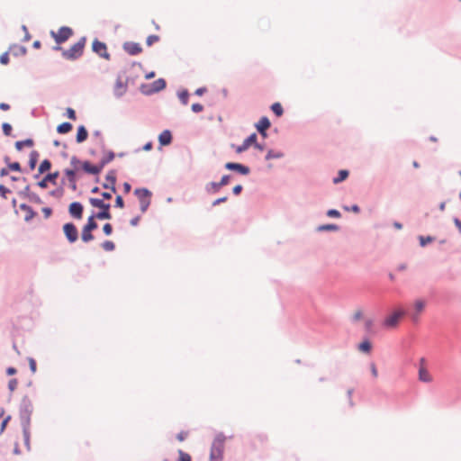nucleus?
<instances>
[{"instance_id":"obj_55","label":"nucleus","mask_w":461,"mask_h":461,"mask_svg":"<svg viewBox=\"0 0 461 461\" xmlns=\"http://www.w3.org/2000/svg\"><path fill=\"white\" fill-rule=\"evenodd\" d=\"M9 189L6 188L5 185H0V194L2 197L6 198V194L9 193Z\"/></svg>"},{"instance_id":"obj_14","label":"nucleus","mask_w":461,"mask_h":461,"mask_svg":"<svg viewBox=\"0 0 461 461\" xmlns=\"http://www.w3.org/2000/svg\"><path fill=\"white\" fill-rule=\"evenodd\" d=\"M258 137L256 133H252L250 136H249L241 145L235 147V151L237 153H241L245 150H247L250 146L256 144Z\"/></svg>"},{"instance_id":"obj_29","label":"nucleus","mask_w":461,"mask_h":461,"mask_svg":"<svg viewBox=\"0 0 461 461\" xmlns=\"http://www.w3.org/2000/svg\"><path fill=\"white\" fill-rule=\"evenodd\" d=\"M348 176V170H340L338 174V176L333 179L334 184H339Z\"/></svg>"},{"instance_id":"obj_3","label":"nucleus","mask_w":461,"mask_h":461,"mask_svg":"<svg viewBox=\"0 0 461 461\" xmlns=\"http://www.w3.org/2000/svg\"><path fill=\"white\" fill-rule=\"evenodd\" d=\"M86 42V37H82L77 42L73 44L69 49L61 50L62 57L68 60L77 59L78 58H80L83 55Z\"/></svg>"},{"instance_id":"obj_62","label":"nucleus","mask_w":461,"mask_h":461,"mask_svg":"<svg viewBox=\"0 0 461 461\" xmlns=\"http://www.w3.org/2000/svg\"><path fill=\"white\" fill-rule=\"evenodd\" d=\"M0 109L3 110V111H7L10 109V105L8 104H5V103H1L0 104Z\"/></svg>"},{"instance_id":"obj_7","label":"nucleus","mask_w":461,"mask_h":461,"mask_svg":"<svg viewBox=\"0 0 461 461\" xmlns=\"http://www.w3.org/2000/svg\"><path fill=\"white\" fill-rule=\"evenodd\" d=\"M405 315V311L402 309H397L393 312H392L390 315H388L384 321V326L387 329H393L395 328L399 321L402 316Z\"/></svg>"},{"instance_id":"obj_2","label":"nucleus","mask_w":461,"mask_h":461,"mask_svg":"<svg viewBox=\"0 0 461 461\" xmlns=\"http://www.w3.org/2000/svg\"><path fill=\"white\" fill-rule=\"evenodd\" d=\"M225 440L226 437L223 434L216 435L212 444L210 461H221L222 459Z\"/></svg>"},{"instance_id":"obj_36","label":"nucleus","mask_w":461,"mask_h":461,"mask_svg":"<svg viewBox=\"0 0 461 461\" xmlns=\"http://www.w3.org/2000/svg\"><path fill=\"white\" fill-rule=\"evenodd\" d=\"M221 186L220 185V183H216V182H211L208 185H207V190L208 191H212L213 193H216L220 190Z\"/></svg>"},{"instance_id":"obj_30","label":"nucleus","mask_w":461,"mask_h":461,"mask_svg":"<svg viewBox=\"0 0 461 461\" xmlns=\"http://www.w3.org/2000/svg\"><path fill=\"white\" fill-rule=\"evenodd\" d=\"M39 153L35 150L32 151L30 155L29 166L31 169H33L38 161Z\"/></svg>"},{"instance_id":"obj_23","label":"nucleus","mask_w":461,"mask_h":461,"mask_svg":"<svg viewBox=\"0 0 461 461\" xmlns=\"http://www.w3.org/2000/svg\"><path fill=\"white\" fill-rule=\"evenodd\" d=\"M93 230H88L86 227H83L81 232V240L85 243H88L94 240Z\"/></svg>"},{"instance_id":"obj_21","label":"nucleus","mask_w":461,"mask_h":461,"mask_svg":"<svg viewBox=\"0 0 461 461\" xmlns=\"http://www.w3.org/2000/svg\"><path fill=\"white\" fill-rule=\"evenodd\" d=\"M20 209L25 213V221H30L35 216V212L30 205L23 203L20 205Z\"/></svg>"},{"instance_id":"obj_39","label":"nucleus","mask_w":461,"mask_h":461,"mask_svg":"<svg viewBox=\"0 0 461 461\" xmlns=\"http://www.w3.org/2000/svg\"><path fill=\"white\" fill-rule=\"evenodd\" d=\"M159 41V37L158 35H149L147 40L146 43L148 46H151L153 43Z\"/></svg>"},{"instance_id":"obj_52","label":"nucleus","mask_w":461,"mask_h":461,"mask_svg":"<svg viewBox=\"0 0 461 461\" xmlns=\"http://www.w3.org/2000/svg\"><path fill=\"white\" fill-rule=\"evenodd\" d=\"M29 366L31 371L34 374L36 372V361L33 358H29Z\"/></svg>"},{"instance_id":"obj_46","label":"nucleus","mask_w":461,"mask_h":461,"mask_svg":"<svg viewBox=\"0 0 461 461\" xmlns=\"http://www.w3.org/2000/svg\"><path fill=\"white\" fill-rule=\"evenodd\" d=\"M10 420H11V416H7L3 420L2 423H1V427H0V433L4 432V430L5 429V428L7 426V423L9 422Z\"/></svg>"},{"instance_id":"obj_22","label":"nucleus","mask_w":461,"mask_h":461,"mask_svg":"<svg viewBox=\"0 0 461 461\" xmlns=\"http://www.w3.org/2000/svg\"><path fill=\"white\" fill-rule=\"evenodd\" d=\"M88 133L85 126L81 125L77 128V141L81 143L87 139Z\"/></svg>"},{"instance_id":"obj_40","label":"nucleus","mask_w":461,"mask_h":461,"mask_svg":"<svg viewBox=\"0 0 461 461\" xmlns=\"http://www.w3.org/2000/svg\"><path fill=\"white\" fill-rule=\"evenodd\" d=\"M179 454V460L178 461H191V456L189 454L185 453L182 450L178 451Z\"/></svg>"},{"instance_id":"obj_33","label":"nucleus","mask_w":461,"mask_h":461,"mask_svg":"<svg viewBox=\"0 0 461 461\" xmlns=\"http://www.w3.org/2000/svg\"><path fill=\"white\" fill-rule=\"evenodd\" d=\"M77 172H78V170H76L75 167H73L72 169L65 170V174L68 176V180L74 184H75V176H76Z\"/></svg>"},{"instance_id":"obj_12","label":"nucleus","mask_w":461,"mask_h":461,"mask_svg":"<svg viewBox=\"0 0 461 461\" xmlns=\"http://www.w3.org/2000/svg\"><path fill=\"white\" fill-rule=\"evenodd\" d=\"M426 306V301L423 299H417L413 303V312L411 313V317L414 321L419 320L420 314L424 311Z\"/></svg>"},{"instance_id":"obj_34","label":"nucleus","mask_w":461,"mask_h":461,"mask_svg":"<svg viewBox=\"0 0 461 461\" xmlns=\"http://www.w3.org/2000/svg\"><path fill=\"white\" fill-rule=\"evenodd\" d=\"M102 248L105 251H113L114 249V248H115V245L111 240H105L104 242L102 243Z\"/></svg>"},{"instance_id":"obj_64","label":"nucleus","mask_w":461,"mask_h":461,"mask_svg":"<svg viewBox=\"0 0 461 461\" xmlns=\"http://www.w3.org/2000/svg\"><path fill=\"white\" fill-rule=\"evenodd\" d=\"M454 222H455L456 226L458 228L459 231L461 232V221L458 220L457 218H456L454 220Z\"/></svg>"},{"instance_id":"obj_24","label":"nucleus","mask_w":461,"mask_h":461,"mask_svg":"<svg viewBox=\"0 0 461 461\" xmlns=\"http://www.w3.org/2000/svg\"><path fill=\"white\" fill-rule=\"evenodd\" d=\"M371 348H372V344L371 342L368 340V339H365L363 340L359 345H358V349L361 351V352H364V353H370L371 351Z\"/></svg>"},{"instance_id":"obj_35","label":"nucleus","mask_w":461,"mask_h":461,"mask_svg":"<svg viewBox=\"0 0 461 461\" xmlns=\"http://www.w3.org/2000/svg\"><path fill=\"white\" fill-rule=\"evenodd\" d=\"M178 97L180 99V101L182 102L183 104H188V97H189V94L186 90L185 91H182L178 94Z\"/></svg>"},{"instance_id":"obj_13","label":"nucleus","mask_w":461,"mask_h":461,"mask_svg":"<svg viewBox=\"0 0 461 461\" xmlns=\"http://www.w3.org/2000/svg\"><path fill=\"white\" fill-rule=\"evenodd\" d=\"M116 182V173L114 170H111L107 173L105 176V183H104L103 186L105 189H110L113 193L116 192L115 188Z\"/></svg>"},{"instance_id":"obj_15","label":"nucleus","mask_w":461,"mask_h":461,"mask_svg":"<svg viewBox=\"0 0 461 461\" xmlns=\"http://www.w3.org/2000/svg\"><path fill=\"white\" fill-rule=\"evenodd\" d=\"M425 360L422 358L420 360V366L419 368V379L423 383H430L432 382V375L429 372V370L424 366Z\"/></svg>"},{"instance_id":"obj_60","label":"nucleus","mask_w":461,"mask_h":461,"mask_svg":"<svg viewBox=\"0 0 461 461\" xmlns=\"http://www.w3.org/2000/svg\"><path fill=\"white\" fill-rule=\"evenodd\" d=\"M116 85L119 89L118 95H121L122 94V92L124 91V86L122 85V83L120 81H118Z\"/></svg>"},{"instance_id":"obj_37","label":"nucleus","mask_w":461,"mask_h":461,"mask_svg":"<svg viewBox=\"0 0 461 461\" xmlns=\"http://www.w3.org/2000/svg\"><path fill=\"white\" fill-rule=\"evenodd\" d=\"M339 227L335 224H326L319 227V230H337Z\"/></svg>"},{"instance_id":"obj_42","label":"nucleus","mask_w":461,"mask_h":461,"mask_svg":"<svg viewBox=\"0 0 461 461\" xmlns=\"http://www.w3.org/2000/svg\"><path fill=\"white\" fill-rule=\"evenodd\" d=\"M103 230L105 235L109 236L113 232V227L110 223H105L103 227Z\"/></svg>"},{"instance_id":"obj_8","label":"nucleus","mask_w":461,"mask_h":461,"mask_svg":"<svg viewBox=\"0 0 461 461\" xmlns=\"http://www.w3.org/2000/svg\"><path fill=\"white\" fill-rule=\"evenodd\" d=\"M23 403L24 404L25 406V413H24V416L23 417V435H24V438H25V440L28 441L29 440V437H30V431H29V427H30V414L32 412V406L30 402V401L26 398H24L23 400Z\"/></svg>"},{"instance_id":"obj_48","label":"nucleus","mask_w":461,"mask_h":461,"mask_svg":"<svg viewBox=\"0 0 461 461\" xmlns=\"http://www.w3.org/2000/svg\"><path fill=\"white\" fill-rule=\"evenodd\" d=\"M203 110V106L201 104H192V111L194 113H200Z\"/></svg>"},{"instance_id":"obj_57","label":"nucleus","mask_w":461,"mask_h":461,"mask_svg":"<svg viewBox=\"0 0 461 461\" xmlns=\"http://www.w3.org/2000/svg\"><path fill=\"white\" fill-rule=\"evenodd\" d=\"M241 190H242V185H235V186L233 187L232 192H233V194H234L235 195H238V194H240Z\"/></svg>"},{"instance_id":"obj_18","label":"nucleus","mask_w":461,"mask_h":461,"mask_svg":"<svg viewBox=\"0 0 461 461\" xmlns=\"http://www.w3.org/2000/svg\"><path fill=\"white\" fill-rule=\"evenodd\" d=\"M256 127L259 133L265 138L267 136L266 131L270 127V122L268 118L262 117L256 124Z\"/></svg>"},{"instance_id":"obj_44","label":"nucleus","mask_w":461,"mask_h":461,"mask_svg":"<svg viewBox=\"0 0 461 461\" xmlns=\"http://www.w3.org/2000/svg\"><path fill=\"white\" fill-rule=\"evenodd\" d=\"M8 62H9V55L7 52H5L0 56V63L3 65H7Z\"/></svg>"},{"instance_id":"obj_19","label":"nucleus","mask_w":461,"mask_h":461,"mask_svg":"<svg viewBox=\"0 0 461 461\" xmlns=\"http://www.w3.org/2000/svg\"><path fill=\"white\" fill-rule=\"evenodd\" d=\"M59 176V172L50 173L43 177L41 181L38 183V185L41 188H46L48 186V182H51L55 184L56 179Z\"/></svg>"},{"instance_id":"obj_25","label":"nucleus","mask_w":461,"mask_h":461,"mask_svg":"<svg viewBox=\"0 0 461 461\" xmlns=\"http://www.w3.org/2000/svg\"><path fill=\"white\" fill-rule=\"evenodd\" d=\"M72 130V124L69 122H63L57 127V131L60 134H66Z\"/></svg>"},{"instance_id":"obj_50","label":"nucleus","mask_w":461,"mask_h":461,"mask_svg":"<svg viewBox=\"0 0 461 461\" xmlns=\"http://www.w3.org/2000/svg\"><path fill=\"white\" fill-rule=\"evenodd\" d=\"M115 206H117L119 208H123L124 203H123L122 197L121 195L116 196Z\"/></svg>"},{"instance_id":"obj_9","label":"nucleus","mask_w":461,"mask_h":461,"mask_svg":"<svg viewBox=\"0 0 461 461\" xmlns=\"http://www.w3.org/2000/svg\"><path fill=\"white\" fill-rule=\"evenodd\" d=\"M62 229L64 235L69 243H75L78 240V230L74 223H65Z\"/></svg>"},{"instance_id":"obj_41","label":"nucleus","mask_w":461,"mask_h":461,"mask_svg":"<svg viewBox=\"0 0 461 461\" xmlns=\"http://www.w3.org/2000/svg\"><path fill=\"white\" fill-rule=\"evenodd\" d=\"M2 129H3V132L5 133V135H6V136L11 135L12 126L9 123H7V122L3 123Z\"/></svg>"},{"instance_id":"obj_6","label":"nucleus","mask_w":461,"mask_h":461,"mask_svg":"<svg viewBox=\"0 0 461 461\" xmlns=\"http://www.w3.org/2000/svg\"><path fill=\"white\" fill-rule=\"evenodd\" d=\"M134 194L139 200L141 212H145L150 204L151 193L146 188H138L135 189Z\"/></svg>"},{"instance_id":"obj_4","label":"nucleus","mask_w":461,"mask_h":461,"mask_svg":"<svg viewBox=\"0 0 461 461\" xmlns=\"http://www.w3.org/2000/svg\"><path fill=\"white\" fill-rule=\"evenodd\" d=\"M70 163L76 170H83L86 173L97 175L102 171V166L92 165L88 161H80L77 157H72Z\"/></svg>"},{"instance_id":"obj_56","label":"nucleus","mask_w":461,"mask_h":461,"mask_svg":"<svg viewBox=\"0 0 461 461\" xmlns=\"http://www.w3.org/2000/svg\"><path fill=\"white\" fill-rule=\"evenodd\" d=\"M370 369H371V373H372L373 376L375 378H376L378 376V371H377V368H376V366L375 363H372L370 365Z\"/></svg>"},{"instance_id":"obj_16","label":"nucleus","mask_w":461,"mask_h":461,"mask_svg":"<svg viewBox=\"0 0 461 461\" xmlns=\"http://www.w3.org/2000/svg\"><path fill=\"white\" fill-rule=\"evenodd\" d=\"M123 50L130 55H138L142 51L141 46L137 42L127 41L123 44Z\"/></svg>"},{"instance_id":"obj_20","label":"nucleus","mask_w":461,"mask_h":461,"mask_svg":"<svg viewBox=\"0 0 461 461\" xmlns=\"http://www.w3.org/2000/svg\"><path fill=\"white\" fill-rule=\"evenodd\" d=\"M158 141L161 146L169 145L172 141V135L168 130L163 131L158 136Z\"/></svg>"},{"instance_id":"obj_45","label":"nucleus","mask_w":461,"mask_h":461,"mask_svg":"<svg viewBox=\"0 0 461 461\" xmlns=\"http://www.w3.org/2000/svg\"><path fill=\"white\" fill-rule=\"evenodd\" d=\"M67 116L73 121L77 119L76 112L70 107L67 108Z\"/></svg>"},{"instance_id":"obj_54","label":"nucleus","mask_w":461,"mask_h":461,"mask_svg":"<svg viewBox=\"0 0 461 461\" xmlns=\"http://www.w3.org/2000/svg\"><path fill=\"white\" fill-rule=\"evenodd\" d=\"M430 241H432V238L431 237H420V245L421 246H425L426 244L429 243Z\"/></svg>"},{"instance_id":"obj_5","label":"nucleus","mask_w":461,"mask_h":461,"mask_svg":"<svg viewBox=\"0 0 461 461\" xmlns=\"http://www.w3.org/2000/svg\"><path fill=\"white\" fill-rule=\"evenodd\" d=\"M50 35L58 44L53 49L55 50H61L62 48L59 45L67 41L73 35V30L70 27L62 26L58 32L51 31Z\"/></svg>"},{"instance_id":"obj_17","label":"nucleus","mask_w":461,"mask_h":461,"mask_svg":"<svg viewBox=\"0 0 461 461\" xmlns=\"http://www.w3.org/2000/svg\"><path fill=\"white\" fill-rule=\"evenodd\" d=\"M225 167L230 170H236L241 175H248L249 168L239 163L228 162L225 164Z\"/></svg>"},{"instance_id":"obj_49","label":"nucleus","mask_w":461,"mask_h":461,"mask_svg":"<svg viewBox=\"0 0 461 461\" xmlns=\"http://www.w3.org/2000/svg\"><path fill=\"white\" fill-rule=\"evenodd\" d=\"M8 167L13 171H20L21 170V166L18 162L10 163L8 165Z\"/></svg>"},{"instance_id":"obj_27","label":"nucleus","mask_w":461,"mask_h":461,"mask_svg":"<svg viewBox=\"0 0 461 461\" xmlns=\"http://www.w3.org/2000/svg\"><path fill=\"white\" fill-rule=\"evenodd\" d=\"M271 110L277 117L282 116L284 113V110L280 103H274L271 105Z\"/></svg>"},{"instance_id":"obj_61","label":"nucleus","mask_w":461,"mask_h":461,"mask_svg":"<svg viewBox=\"0 0 461 461\" xmlns=\"http://www.w3.org/2000/svg\"><path fill=\"white\" fill-rule=\"evenodd\" d=\"M140 218L139 216L132 218L131 220V225L137 226L139 221H140Z\"/></svg>"},{"instance_id":"obj_31","label":"nucleus","mask_w":461,"mask_h":461,"mask_svg":"<svg viewBox=\"0 0 461 461\" xmlns=\"http://www.w3.org/2000/svg\"><path fill=\"white\" fill-rule=\"evenodd\" d=\"M114 158V154L113 152H109L107 155H105L100 161V163L97 165V166H102V169L104 168V167L108 164L109 162H111L113 159Z\"/></svg>"},{"instance_id":"obj_43","label":"nucleus","mask_w":461,"mask_h":461,"mask_svg":"<svg viewBox=\"0 0 461 461\" xmlns=\"http://www.w3.org/2000/svg\"><path fill=\"white\" fill-rule=\"evenodd\" d=\"M329 217L339 218L340 212L335 209H330L327 212Z\"/></svg>"},{"instance_id":"obj_58","label":"nucleus","mask_w":461,"mask_h":461,"mask_svg":"<svg viewBox=\"0 0 461 461\" xmlns=\"http://www.w3.org/2000/svg\"><path fill=\"white\" fill-rule=\"evenodd\" d=\"M227 201V197L224 196V197H221V198H218L216 199L213 203H212V205L215 206V205H218L220 204L221 203H224Z\"/></svg>"},{"instance_id":"obj_53","label":"nucleus","mask_w":461,"mask_h":461,"mask_svg":"<svg viewBox=\"0 0 461 461\" xmlns=\"http://www.w3.org/2000/svg\"><path fill=\"white\" fill-rule=\"evenodd\" d=\"M363 317V312L361 310H357L353 314L354 321H359Z\"/></svg>"},{"instance_id":"obj_38","label":"nucleus","mask_w":461,"mask_h":461,"mask_svg":"<svg viewBox=\"0 0 461 461\" xmlns=\"http://www.w3.org/2000/svg\"><path fill=\"white\" fill-rule=\"evenodd\" d=\"M18 386V381L17 379L15 378H13L11 379L9 382H8V389L10 390V392H14Z\"/></svg>"},{"instance_id":"obj_32","label":"nucleus","mask_w":461,"mask_h":461,"mask_svg":"<svg viewBox=\"0 0 461 461\" xmlns=\"http://www.w3.org/2000/svg\"><path fill=\"white\" fill-rule=\"evenodd\" d=\"M33 145V141L31 139L25 140H20L15 143V148L18 150H22L24 146L31 147Z\"/></svg>"},{"instance_id":"obj_26","label":"nucleus","mask_w":461,"mask_h":461,"mask_svg":"<svg viewBox=\"0 0 461 461\" xmlns=\"http://www.w3.org/2000/svg\"><path fill=\"white\" fill-rule=\"evenodd\" d=\"M153 91L158 92L166 87V81L162 78H159L153 82Z\"/></svg>"},{"instance_id":"obj_1","label":"nucleus","mask_w":461,"mask_h":461,"mask_svg":"<svg viewBox=\"0 0 461 461\" xmlns=\"http://www.w3.org/2000/svg\"><path fill=\"white\" fill-rule=\"evenodd\" d=\"M89 203L94 207L103 208V211L89 216L87 219V222L84 225L88 230H95L98 227V225L95 221L96 219L110 220L112 218V214L110 212L111 206H110V203H106L103 200L98 199V198H90Z\"/></svg>"},{"instance_id":"obj_11","label":"nucleus","mask_w":461,"mask_h":461,"mask_svg":"<svg viewBox=\"0 0 461 461\" xmlns=\"http://www.w3.org/2000/svg\"><path fill=\"white\" fill-rule=\"evenodd\" d=\"M84 207L79 202H73L68 206V212L70 216L76 220L83 218Z\"/></svg>"},{"instance_id":"obj_59","label":"nucleus","mask_w":461,"mask_h":461,"mask_svg":"<svg viewBox=\"0 0 461 461\" xmlns=\"http://www.w3.org/2000/svg\"><path fill=\"white\" fill-rule=\"evenodd\" d=\"M16 373H17V370H16V368H14V367L10 366V367H8V368L6 369V374H7L8 375H15Z\"/></svg>"},{"instance_id":"obj_63","label":"nucleus","mask_w":461,"mask_h":461,"mask_svg":"<svg viewBox=\"0 0 461 461\" xmlns=\"http://www.w3.org/2000/svg\"><path fill=\"white\" fill-rule=\"evenodd\" d=\"M152 149V142H148L143 146V150L149 151Z\"/></svg>"},{"instance_id":"obj_28","label":"nucleus","mask_w":461,"mask_h":461,"mask_svg":"<svg viewBox=\"0 0 461 461\" xmlns=\"http://www.w3.org/2000/svg\"><path fill=\"white\" fill-rule=\"evenodd\" d=\"M50 167H51V163H50V161L49 159H44V160L41 163V165H40V167H39V168H38V171H39V173H40V174H43L44 172H46V171L50 170Z\"/></svg>"},{"instance_id":"obj_51","label":"nucleus","mask_w":461,"mask_h":461,"mask_svg":"<svg viewBox=\"0 0 461 461\" xmlns=\"http://www.w3.org/2000/svg\"><path fill=\"white\" fill-rule=\"evenodd\" d=\"M230 176L229 175L223 176L221 177V181L219 182L220 185L222 187V186L228 185L229 181H230Z\"/></svg>"},{"instance_id":"obj_10","label":"nucleus","mask_w":461,"mask_h":461,"mask_svg":"<svg viewBox=\"0 0 461 461\" xmlns=\"http://www.w3.org/2000/svg\"><path fill=\"white\" fill-rule=\"evenodd\" d=\"M92 50L101 58L110 60L111 55L107 51L106 44L95 39L92 43Z\"/></svg>"},{"instance_id":"obj_47","label":"nucleus","mask_w":461,"mask_h":461,"mask_svg":"<svg viewBox=\"0 0 461 461\" xmlns=\"http://www.w3.org/2000/svg\"><path fill=\"white\" fill-rule=\"evenodd\" d=\"M281 157V154L280 153H275L273 150H269L266 156V159L267 160H269L271 158H280Z\"/></svg>"}]
</instances>
